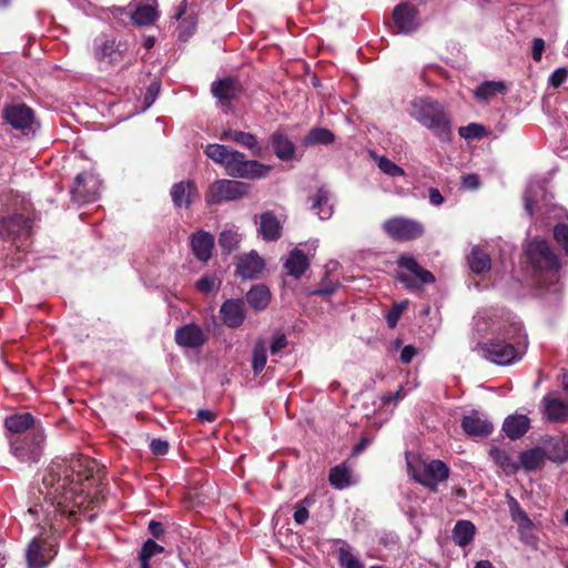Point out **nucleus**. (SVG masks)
I'll return each instance as SVG.
<instances>
[{
	"label": "nucleus",
	"instance_id": "f257e3e1",
	"mask_svg": "<svg viewBox=\"0 0 568 568\" xmlns=\"http://www.w3.org/2000/svg\"><path fill=\"white\" fill-rule=\"evenodd\" d=\"M92 476V468L80 459H54L47 467L29 513L42 515L52 525L57 517H74L84 507L87 496L83 483Z\"/></svg>",
	"mask_w": 568,
	"mask_h": 568
},
{
	"label": "nucleus",
	"instance_id": "f03ea898",
	"mask_svg": "<svg viewBox=\"0 0 568 568\" xmlns=\"http://www.w3.org/2000/svg\"><path fill=\"white\" fill-rule=\"evenodd\" d=\"M510 331L496 336L490 342L479 343L481 356L497 365H510L519 361L527 344V335L521 322L509 323Z\"/></svg>",
	"mask_w": 568,
	"mask_h": 568
},
{
	"label": "nucleus",
	"instance_id": "7ed1b4c3",
	"mask_svg": "<svg viewBox=\"0 0 568 568\" xmlns=\"http://www.w3.org/2000/svg\"><path fill=\"white\" fill-rule=\"evenodd\" d=\"M409 114L442 142L452 141L450 116L439 101L429 97L417 98L410 103Z\"/></svg>",
	"mask_w": 568,
	"mask_h": 568
},
{
	"label": "nucleus",
	"instance_id": "20e7f679",
	"mask_svg": "<svg viewBox=\"0 0 568 568\" xmlns=\"http://www.w3.org/2000/svg\"><path fill=\"white\" fill-rule=\"evenodd\" d=\"M526 254L537 273L539 285L547 288L554 286V291L557 292L561 263L552 246L545 240L534 239L528 243Z\"/></svg>",
	"mask_w": 568,
	"mask_h": 568
},
{
	"label": "nucleus",
	"instance_id": "39448f33",
	"mask_svg": "<svg viewBox=\"0 0 568 568\" xmlns=\"http://www.w3.org/2000/svg\"><path fill=\"white\" fill-rule=\"evenodd\" d=\"M128 45L114 31L101 32L92 41L91 52L103 68L113 67L122 61Z\"/></svg>",
	"mask_w": 568,
	"mask_h": 568
},
{
	"label": "nucleus",
	"instance_id": "423d86ee",
	"mask_svg": "<svg viewBox=\"0 0 568 568\" xmlns=\"http://www.w3.org/2000/svg\"><path fill=\"white\" fill-rule=\"evenodd\" d=\"M406 464L409 476L432 491H436L437 486L449 476L448 466L439 459L419 460L415 464L406 453Z\"/></svg>",
	"mask_w": 568,
	"mask_h": 568
},
{
	"label": "nucleus",
	"instance_id": "0eeeda50",
	"mask_svg": "<svg viewBox=\"0 0 568 568\" xmlns=\"http://www.w3.org/2000/svg\"><path fill=\"white\" fill-rule=\"evenodd\" d=\"M45 435L43 427H34L20 438H10V453L21 463H38L43 454Z\"/></svg>",
	"mask_w": 568,
	"mask_h": 568
},
{
	"label": "nucleus",
	"instance_id": "6e6552de",
	"mask_svg": "<svg viewBox=\"0 0 568 568\" xmlns=\"http://www.w3.org/2000/svg\"><path fill=\"white\" fill-rule=\"evenodd\" d=\"M519 322L515 316L510 314L495 310L484 308L476 313L474 316V329L479 336L486 335H505L507 331H510L509 323Z\"/></svg>",
	"mask_w": 568,
	"mask_h": 568
},
{
	"label": "nucleus",
	"instance_id": "1a4fd4ad",
	"mask_svg": "<svg viewBox=\"0 0 568 568\" xmlns=\"http://www.w3.org/2000/svg\"><path fill=\"white\" fill-rule=\"evenodd\" d=\"M397 265L402 271L397 272L396 278L412 292L420 291L424 285L435 282L434 274L422 267L414 256H399Z\"/></svg>",
	"mask_w": 568,
	"mask_h": 568
},
{
	"label": "nucleus",
	"instance_id": "9d476101",
	"mask_svg": "<svg viewBox=\"0 0 568 568\" xmlns=\"http://www.w3.org/2000/svg\"><path fill=\"white\" fill-rule=\"evenodd\" d=\"M227 175L241 179H258L265 176L271 168L255 160H246L245 155L233 150L225 165Z\"/></svg>",
	"mask_w": 568,
	"mask_h": 568
},
{
	"label": "nucleus",
	"instance_id": "9b49d317",
	"mask_svg": "<svg viewBox=\"0 0 568 568\" xmlns=\"http://www.w3.org/2000/svg\"><path fill=\"white\" fill-rule=\"evenodd\" d=\"M32 221L22 214H11L0 219V240L17 246L31 235Z\"/></svg>",
	"mask_w": 568,
	"mask_h": 568
},
{
	"label": "nucleus",
	"instance_id": "f8f14e48",
	"mask_svg": "<svg viewBox=\"0 0 568 568\" xmlns=\"http://www.w3.org/2000/svg\"><path fill=\"white\" fill-rule=\"evenodd\" d=\"M250 186L235 180H217L213 182L205 192L207 204H219L221 202L236 201L245 196Z\"/></svg>",
	"mask_w": 568,
	"mask_h": 568
},
{
	"label": "nucleus",
	"instance_id": "ddd939ff",
	"mask_svg": "<svg viewBox=\"0 0 568 568\" xmlns=\"http://www.w3.org/2000/svg\"><path fill=\"white\" fill-rule=\"evenodd\" d=\"M59 551V546L47 538H33L26 548L27 568H48Z\"/></svg>",
	"mask_w": 568,
	"mask_h": 568
},
{
	"label": "nucleus",
	"instance_id": "4468645a",
	"mask_svg": "<svg viewBox=\"0 0 568 568\" xmlns=\"http://www.w3.org/2000/svg\"><path fill=\"white\" fill-rule=\"evenodd\" d=\"M383 231L394 241L408 242L420 237L424 226L416 220L395 216L383 223Z\"/></svg>",
	"mask_w": 568,
	"mask_h": 568
},
{
	"label": "nucleus",
	"instance_id": "2eb2a0df",
	"mask_svg": "<svg viewBox=\"0 0 568 568\" xmlns=\"http://www.w3.org/2000/svg\"><path fill=\"white\" fill-rule=\"evenodd\" d=\"M100 180L89 172L80 173L77 175L74 186L71 190L73 201L78 203L93 202L100 194Z\"/></svg>",
	"mask_w": 568,
	"mask_h": 568
},
{
	"label": "nucleus",
	"instance_id": "dca6fc26",
	"mask_svg": "<svg viewBox=\"0 0 568 568\" xmlns=\"http://www.w3.org/2000/svg\"><path fill=\"white\" fill-rule=\"evenodd\" d=\"M175 343L184 348L199 349L209 339V335L197 324L190 323L176 328Z\"/></svg>",
	"mask_w": 568,
	"mask_h": 568
},
{
	"label": "nucleus",
	"instance_id": "f3484780",
	"mask_svg": "<svg viewBox=\"0 0 568 568\" xmlns=\"http://www.w3.org/2000/svg\"><path fill=\"white\" fill-rule=\"evenodd\" d=\"M246 316L247 310L242 298H229L220 307V317L229 328L241 327Z\"/></svg>",
	"mask_w": 568,
	"mask_h": 568
},
{
	"label": "nucleus",
	"instance_id": "a211bd4d",
	"mask_svg": "<svg viewBox=\"0 0 568 568\" xmlns=\"http://www.w3.org/2000/svg\"><path fill=\"white\" fill-rule=\"evenodd\" d=\"M3 118L13 129L22 131L32 129L34 123L33 110L22 103L6 106Z\"/></svg>",
	"mask_w": 568,
	"mask_h": 568
},
{
	"label": "nucleus",
	"instance_id": "6ab92c4d",
	"mask_svg": "<svg viewBox=\"0 0 568 568\" xmlns=\"http://www.w3.org/2000/svg\"><path fill=\"white\" fill-rule=\"evenodd\" d=\"M128 8L129 14L136 26H150L159 17L156 0H133Z\"/></svg>",
	"mask_w": 568,
	"mask_h": 568
},
{
	"label": "nucleus",
	"instance_id": "aec40b11",
	"mask_svg": "<svg viewBox=\"0 0 568 568\" xmlns=\"http://www.w3.org/2000/svg\"><path fill=\"white\" fill-rule=\"evenodd\" d=\"M394 24L398 32L408 34L419 27L418 11L409 3H399L393 12Z\"/></svg>",
	"mask_w": 568,
	"mask_h": 568
},
{
	"label": "nucleus",
	"instance_id": "412c9836",
	"mask_svg": "<svg viewBox=\"0 0 568 568\" xmlns=\"http://www.w3.org/2000/svg\"><path fill=\"white\" fill-rule=\"evenodd\" d=\"M4 426L8 432L7 438L9 442L14 435L21 438L22 435L31 432L34 427H42L41 423L30 413H17L6 417Z\"/></svg>",
	"mask_w": 568,
	"mask_h": 568
},
{
	"label": "nucleus",
	"instance_id": "4be33fe9",
	"mask_svg": "<svg viewBox=\"0 0 568 568\" xmlns=\"http://www.w3.org/2000/svg\"><path fill=\"white\" fill-rule=\"evenodd\" d=\"M463 430L470 437H486L494 430V425L479 412L473 410L462 420Z\"/></svg>",
	"mask_w": 568,
	"mask_h": 568
},
{
	"label": "nucleus",
	"instance_id": "5701e85b",
	"mask_svg": "<svg viewBox=\"0 0 568 568\" xmlns=\"http://www.w3.org/2000/svg\"><path fill=\"white\" fill-rule=\"evenodd\" d=\"M170 195L176 207L189 209L199 197V191L194 181L187 180L174 183L171 187Z\"/></svg>",
	"mask_w": 568,
	"mask_h": 568
},
{
	"label": "nucleus",
	"instance_id": "b1692460",
	"mask_svg": "<svg viewBox=\"0 0 568 568\" xmlns=\"http://www.w3.org/2000/svg\"><path fill=\"white\" fill-rule=\"evenodd\" d=\"M257 233L266 242H275L282 236V224L272 211L260 215Z\"/></svg>",
	"mask_w": 568,
	"mask_h": 568
},
{
	"label": "nucleus",
	"instance_id": "393cba45",
	"mask_svg": "<svg viewBox=\"0 0 568 568\" xmlns=\"http://www.w3.org/2000/svg\"><path fill=\"white\" fill-rule=\"evenodd\" d=\"M544 416L552 423H566L568 420V403L552 396L542 399Z\"/></svg>",
	"mask_w": 568,
	"mask_h": 568
},
{
	"label": "nucleus",
	"instance_id": "a878e982",
	"mask_svg": "<svg viewBox=\"0 0 568 568\" xmlns=\"http://www.w3.org/2000/svg\"><path fill=\"white\" fill-rule=\"evenodd\" d=\"M191 246L194 255L202 262L211 258L214 246V236L205 231H197L192 235Z\"/></svg>",
	"mask_w": 568,
	"mask_h": 568
},
{
	"label": "nucleus",
	"instance_id": "bb28decb",
	"mask_svg": "<svg viewBox=\"0 0 568 568\" xmlns=\"http://www.w3.org/2000/svg\"><path fill=\"white\" fill-rule=\"evenodd\" d=\"M264 268V261L255 252L240 258L236 273L242 278L252 280Z\"/></svg>",
	"mask_w": 568,
	"mask_h": 568
},
{
	"label": "nucleus",
	"instance_id": "cd10ccee",
	"mask_svg": "<svg viewBox=\"0 0 568 568\" xmlns=\"http://www.w3.org/2000/svg\"><path fill=\"white\" fill-rule=\"evenodd\" d=\"M270 143L275 155L282 161H290L295 154V144L281 131H274L270 136Z\"/></svg>",
	"mask_w": 568,
	"mask_h": 568
},
{
	"label": "nucleus",
	"instance_id": "c85d7f7f",
	"mask_svg": "<svg viewBox=\"0 0 568 568\" xmlns=\"http://www.w3.org/2000/svg\"><path fill=\"white\" fill-rule=\"evenodd\" d=\"M212 94L223 103L236 99L240 93L239 83L230 78L215 81L211 85Z\"/></svg>",
	"mask_w": 568,
	"mask_h": 568
},
{
	"label": "nucleus",
	"instance_id": "c756f323",
	"mask_svg": "<svg viewBox=\"0 0 568 568\" xmlns=\"http://www.w3.org/2000/svg\"><path fill=\"white\" fill-rule=\"evenodd\" d=\"M308 267L310 261L300 248L292 250L284 263L287 275L294 278H300Z\"/></svg>",
	"mask_w": 568,
	"mask_h": 568
},
{
	"label": "nucleus",
	"instance_id": "7c9ffc66",
	"mask_svg": "<svg viewBox=\"0 0 568 568\" xmlns=\"http://www.w3.org/2000/svg\"><path fill=\"white\" fill-rule=\"evenodd\" d=\"M548 454L545 448L535 447L519 454V469L524 468L526 471H532L542 467Z\"/></svg>",
	"mask_w": 568,
	"mask_h": 568
},
{
	"label": "nucleus",
	"instance_id": "2f4dec72",
	"mask_svg": "<svg viewBox=\"0 0 568 568\" xmlns=\"http://www.w3.org/2000/svg\"><path fill=\"white\" fill-rule=\"evenodd\" d=\"M312 211L321 219L328 220L333 214V204L331 203V193L325 187H320L312 197Z\"/></svg>",
	"mask_w": 568,
	"mask_h": 568
},
{
	"label": "nucleus",
	"instance_id": "473e14b6",
	"mask_svg": "<svg viewBox=\"0 0 568 568\" xmlns=\"http://www.w3.org/2000/svg\"><path fill=\"white\" fill-rule=\"evenodd\" d=\"M529 427L530 420L525 415L508 416L503 424V429L510 439L523 437Z\"/></svg>",
	"mask_w": 568,
	"mask_h": 568
},
{
	"label": "nucleus",
	"instance_id": "72a5a7b5",
	"mask_svg": "<svg viewBox=\"0 0 568 568\" xmlns=\"http://www.w3.org/2000/svg\"><path fill=\"white\" fill-rule=\"evenodd\" d=\"M222 140L226 141H233L241 145L246 146L250 149L253 153V155H260L261 154V146L257 142V139L255 135L248 132L243 131H234V130H225L223 131L221 135Z\"/></svg>",
	"mask_w": 568,
	"mask_h": 568
},
{
	"label": "nucleus",
	"instance_id": "f704fd0d",
	"mask_svg": "<svg viewBox=\"0 0 568 568\" xmlns=\"http://www.w3.org/2000/svg\"><path fill=\"white\" fill-rule=\"evenodd\" d=\"M245 298L255 312H261L268 306L271 302V292L265 285L257 284L251 287L246 293Z\"/></svg>",
	"mask_w": 568,
	"mask_h": 568
},
{
	"label": "nucleus",
	"instance_id": "c9c22d12",
	"mask_svg": "<svg viewBox=\"0 0 568 568\" xmlns=\"http://www.w3.org/2000/svg\"><path fill=\"white\" fill-rule=\"evenodd\" d=\"M548 459L555 463H565L568 460V435L559 438H551L546 448Z\"/></svg>",
	"mask_w": 568,
	"mask_h": 568
},
{
	"label": "nucleus",
	"instance_id": "e433bc0d",
	"mask_svg": "<svg viewBox=\"0 0 568 568\" xmlns=\"http://www.w3.org/2000/svg\"><path fill=\"white\" fill-rule=\"evenodd\" d=\"M467 261L470 270L476 274L488 272L491 267L489 254L478 246L471 248L467 255Z\"/></svg>",
	"mask_w": 568,
	"mask_h": 568
},
{
	"label": "nucleus",
	"instance_id": "4c0bfd02",
	"mask_svg": "<svg viewBox=\"0 0 568 568\" xmlns=\"http://www.w3.org/2000/svg\"><path fill=\"white\" fill-rule=\"evenodd\" d=\"M476 527L469 520H458L453 529V539L459 547L468 546L475 536Z\"/></svg>",
	"mask_w": 568,
	"mask_h": 568
},
{
	"label": "nucleus",
	"instance_id": "58836bf2",
	"mask_svg": "<svg viewBox=\"0 0 568 568\" xmlns=\"http://www.w3.org/2000/svg\"><path fill=\"white\" fill-rule=\"evenodd\" d=\"M507 87L503 81H485L475 90V97L479 101H489L497 94H504Z\"/></svg>",
	"mask_w": 568,
	"mask_h": 568
},
{
	"label": "nucleus",
	"instance_id": "ea45409f",
	"mask_svg": "<svg viewBox=\"0 0 568 568\" xmlns=\"http://www.w3.org/2000/svg\"><path fill=\"white\" fill-rule=\"evenodd\" d=\"M328 480L336 489H345L352 485V470L346 464H339L329 470Z\"/></svg>",
	"mask_w": 568,
	"mask_h": 568
},
{
	"label": "nucleus",
	"instance_id": "a19ab883",
	"mask_svg": "<svg viewBox=\"0 0 568 568\" xmlns=\"http://www.w3.org/2000/svg\"><path fill=\"white\" fill-rule=\"evenodd\" d=\"M335 140L334 133L326 128H313L304 138V145H328Z\"/></svg>",
	"mask_w": 568,
	"mask_h": 568
},
{
	"label": "nucleus",
	"instance_id": "79ce46f5",
	"mask_svg": "<svg viewBox=\"0 0 568 568\" xmlns=\"http://www.w3.org/2000/svg\"><path fill=\"white\" fill-rule=\"evenodd\" d=\"M267 362V345L263 338H258L252 349V369L258 375L265 368Z\"/></svg>",
	"mask_w": 568,
	"mask_h": 568
},
{
	"label": "nucleus",
	"instance_id": "37998d69",
	"mask_svg": "<svg viewBox=\"0 0 568 568\" xmlns=\"http://www.w3.org/2000/svg\"><path fill=\"white\" fill-rule=\"evenodd\" d=\"M489 457L507 473L515 474L519 470V464L514 462L509 454L501 448L493 447L489 450Z\"/></svg>",
	"mask_w": 568,
	"mask_h": 568
},
{
	"label": "nucleus",
	"instance_id": "c03bdc74",
	"mask_svg": "<svg viewBox=\"0 0 568 568\" xmlns=\"http://www.w3.org/2000/svg\"><path fill=\"white\" fill-rule=\"evenodd\" d=\"M232 151H233L232 148H229L223 144L213 143V144H209L205 148L204 153L209 159H211L215 163L224 166L226 161L229 160Z\"/></svg>",
	"mask_w": 568,
	"mask_h": 568
},
{
	"label": "nucleus",
	"instance_id": "a18cd8bd",
	"mask_svg": "<svg viewBox=\"0 0 568 568\" xmlns=\"http://www.w3.org/2000/svg\"><path fill=\"white\" fill-rule=\"evenodd\" d=\"M241 236L237 231L230 229L221 232L219 244L224 253H231L239 247Z\"/></svg>",
	"mask_w": 568,
	"mask_h": 568
},
{
	"label": "nucleus",
	"instance_id": "49530a36",
	"mask_svg": "<svg viewBox=\"0 0 568 568\" xmlns=\"http://www.w3.org/2000/svg\"><path fill=\"white\" fill-rule=\"evenodd\" d=\"M164 551V548L156 544L154 540L152 539H148L142 548H141V551L139 554V559L140 561H150V559L155 556V555H159V554H162Z\"/></svg>",
	"mask_w": 568,
	"mask_h": 568
},
{
	"label": "nucleus",
	"instance_id": "de8ad7c7",
	"mask_svg": "<svg viewBox=\"0 0 568 568\" xmlns=\"http://www.w3.org/2000/svg\"><path fill=\"white\" fill-rule=\"evenodd\" d=\"M378 168L382 172L389 176H403L405 174L404 170L398 166L395 162L390 161L385 156H381L378 159Z\"/></svg>",
	"mask_w": 568,
	"mask_h": 568
},
{
	"label": "nucleus",
	"instance_id": "09e8293b",
	"mask_svg": "<svg viewBox=\"0 0 568 568\" xmlns=\"http://www.w3.org/2000/svg\"><path fill=\"white\" fill-rule=\"evenodd\" d=\"M485 126L477 123H469L468 125L460 126L458 132L464 139H480L485 134Z\"/></svg>",
	"mask_w": 568,
	"mask_h": 568
},
{
	"label": "nucleus",
	"instance_id": "8fccbe9b",
	"mask_svg": "<svg viewBox=\"0 0 568 568\" xmlns=\"http://www.w3.org/2000/svg\"><path fill=\"white\" fill-rule=\"evenodd\" d=\"M408 305V302L407 301H403L400 303H396L392 306V308L387 312L386 314V322H387V325L390 327V328H395L404 310L407 307Z\"/></svg>",
	"mask_w": 568,
	"mask_h": 568
},
{
	"label": "nucleus",
	"instance_id": "3c124183",
	"mask_svg": "<svg viewBox=\"0 0 568 568\" xmlns=\"http://www.w3.org/2000/svg\"><path fill=\"white\" fill-rule=\"evenodd\" d=\"M554 239L568 256V225L564 223L555 225Z\"/></svg>",
	"mask_w": 568,
	"mask_h": 568
},
{
	"label": "nucleus",
	"instance_id": "603ef678",
	"mask_svg": "<svg viewBox=\"0 0 568 568\" xmlns=\"http://www.w3.org/2000/svg\"><path fill=\"white\" fill-rule=\"evenodd\" d=\"M338 558L344 568H364V565L344 548L338 550Z\"/></svg>",
	"mask_w": 568,
	"mask_h": 568
},
{
	"label": "nucleus",
	"instance_id": "864d4df0",
	"mask_svg": "<svg viewBox=\"0 0 568 568\" xmlns=\"http://www.w3.org/2000/svg\"><path fill=\"white\" fill-rule=\"evenodd\" d=\"M219 286L220 281L212 275L203 276L196 282V288L202 293H210L214 290H217Z\"/></svg>",
	"mask_w": 568,
	"mask_h": 568
},
{
	"label": "nucleus",
	"instance_id": "5fc2aeb1",
	"mask_svg": "<svg viewBox=\"0 0 568 568\" xmlns=\"http://www.w3.org/2000/svg\"><path fill=\"white\" fill-rule=\"evenodd\" d=\"M567 77H568V69L567 68H558L550 74V77L548 79L549 85L557 89L566 81Z\"/></svg>",
	"mask_w": 568,
	"mask_h": 568
},
{
	"label": "nucleus",
	"instance_id": "6e6d98bb",
	"mask_svg": "<svg viewBox=\"0 0 568 568\" xmlns=\"http://www.w3.org/2000/svg\"><path fill=\"white\" fill-rule=\"evenodd\" d=\"M288 345V341L285 334H277L273 336L270 351L272 355H277Z\"/></svg>",
	"mask_w": 568,
	"mask_h": 568
},
{
	"label": "nucleus",
	"instance_id": "4d7b16f0",
	"mask_svg": "<svg viewBox=\"0 0 568 568\" xmlns=\"http://www.w3.org/2000/svg\"><path fill=\"white\" fill-rule=\"evenodd\" d=\"M150 449L154 455L163 456L169 452V443L159 438L152 439Z\"/></svg>",
	"mask_w": 568,
	"mask_h": 568
},
{
	"label": "nucleus",
	"instance_id": "13d9d810",
	"mask_svg": "<svg viewBox=\"0 0 568 568\" xmlns=\"http://www.w3.org/2000/svg\"><path fill=\"white\" fill-rule=\"evenodd\" d=\"M338 287L337 283H325L323 282L318 288L314 290L311 294L320 296H329L336 292Z\"/></svg>",
	"mask_w": 568,
	"mask_h": 568
},
{
	"label": "nucleus",
	"instance_id": "bf43d9fd",
	"mask_svg": "<svg viewBox=\"0 0 568 568\" xmlns=\"http://www.w3.org/2000/svg\"><path fill=\"white\" fill-rule=\"evenodd\" d=\"M544 49H545V41L541 38H535L532 40L531 55L536 62L541 60Z\"/></svg>",
	"mask_w": 568,
	"mask_h": 568
},
{
	"label": "nucleus",
	"instance_id": "052dcab7",
	"mask_svg": "<svg viewBox=\"0 0 568 568\" xmlns=\"http://www.w3.org/2000/svg\"><path fill=\"white\" fill-rule=\"evenodd\" d=\"M293 518L297 525H304L310 518L308 509L304 506L295 505Z\"/></svg>",
	"mask_w": 568,
	"mask_h": 568
},
{
	"label": "nucleus",
	"instance_id": "680f3d73",
	"mask_svg": "<svg viewBox=\"0 0 568 568\" xmlns=\"http://www.w3.org/2000/svg\"><path fill=\"white\" fill-rule=\"evenodd\" d=\"M525 210L529 216L534 214V185H529L524 195Z\"/></svg>",
	"mask_w": 568,
	"mask_h": 568
},
{
	"label": "nucleus",
	"instance_id": "e2e57ef3",
	"mask_svg": "<svg viewBox=\"0 0 568 568\" xmlns=\"http://www.w3.org/2000/svg\"><path fill=\"white\" fill-rule=\"evenodd\" d=\"M509 506H510L511 518L515 523L521 520V518L527 516L526 511H524L521 509V507L519 506V504L517 503L516 499L511 498Z\"/></svg>",
	"mask_w": 568,
	"mask_h": 568
},
{
	"label": "nucleus",
	"instance_id": "0e129e2a",
	"mask_svg": "<svg viewBox=\"0 0 568 568\" xmlns=\"http://www.w3.org/2000/svg\"><path fill=\"white\" fill-rule=\"evenodd\" d=\"M479 178L477 174H467L463 176V186L468 190H476L479 187Z\"/></svg>",
	"mask_w": 568,
	"mask_h": 568
},
{
	"label": "nucleus",
	"instance_id": "69168bd1",
	"mask_svg": "<svg viewBox=\"0 0 568 568\" xmlns=\"http://www.w3.org/2000/svg\"><path fill=\"white\" fill-rule=\"evenodd\" d=\"M417 354V349L412 345H406L400 352V361L404 364H408Z\"/></svg>",
	"mask_w": 568,
	"mask_h": 568
},
{
	"label": "nucleus",
	"instance_id": "338daca9",
	"mask_svg": "<svg viewBox=\"0 0 568 568\" xmlns=\"http://www.w3.org/2000/svg\"><path fill=\"white\" fill-rule=\"evenodd\" d=\"M196 416L202 423H213L216 419V414L210 409H199Z\"/></svg>",
	"mask_w": 568,
	"mask_h": 568
},
{
	"label": "nucleus",
	"instance_id": "774afa93",
	"mask_svg": "<svg viewBox=\"0 0 568 568\" xmlns=\"http://www.w3.org/2000/svg\"><path fill=\"white\" fill-rule=\"evenodd\" d=\"M429 202L435 206H438L444 203V196L442 195L438 189L432 187L429 190Z\"/></svg>",
	"mask_w": 568,
	"mask_h": 568
}]
</instances>
